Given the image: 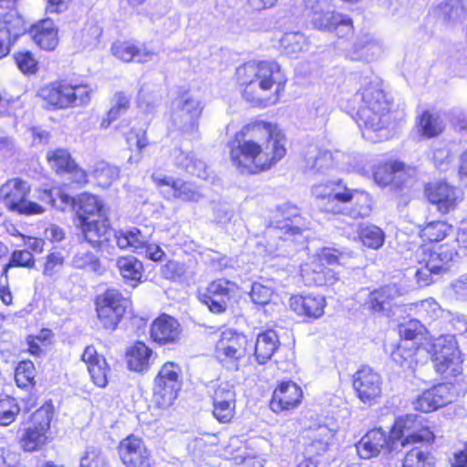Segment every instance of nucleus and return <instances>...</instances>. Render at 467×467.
<instances>
[{"mask_svg":"<svg viewBox=\"0 0 467 467\" xmlns=\"http://www.w3.org/2000/svg\"><path fill=\"white\" fill-rule=\"evenodd\" d=\"M227 147L233 166L248 174L270 170L286 153L281 130L275 124L263 120L244 125Z\"/></svg>","mask_w":467,"mask_h":467,"instance_id":"obj_1","label":"nucleus"},{"mask_svg":"<svg viewBox=\"0 0 467 467\" xmlns=\"http://www.w3.org/2000/svg\"><path fill=\"white\" fill-rule=\"evenodd\" d=\"M236 79L244 87V98L265 107L278 99V93L285 82L280 66L275 61H249L236 68Z\"/></svg>","mask_w":467,"mask_h":467,"instance_id":"obj_2","label":"nucleus"},{"mask_svg":"<svg viewBox=\"0 0 467 467\" xmlns=\"http://www.w3.org/2000/svg\"><path fill=\"white\" fill-rule=\"evenodd\" d=\"M361 99L358 110L357 123L362 134L369 140L377 141L387 138V135L372 133L383 131L390 124L389 102L379 80L363 78L362 88L356 94Z\"/></svg>","mask_w":467,"mask_h":467,"instance_id":"obj_3","label":"nucleus"},{"mask_svg":"<svg viewBox=\"0 0 467 467\" xmlns=\"http://www.w3.org/2000/svg\"><path fill=\"white\" fill-rule=\"evenodd\" d=\"M455 242L458 250L453 244H444L431 247L421 245L414 253L415 279L420 286H427L436 282L438 277L449 270L451 262L460 252L467 254V226L459 228Z\"/></svg>","mask_w":467,"mask_h":467,"instance_id":"obj_4","label":"nucleus"},{"mask_svg":"<svg viewBox=\"0 0 467 467\" xmlns=\"http://www.w3.org/2000/svg\"><path fill=\"white\" fill-rule=\"evenodd\" d=\"M311 192L327 213L346 214L354 219L364 218L370 213L368 194L348 188L342 180L315 184Z\"/></svg>","mask_w":467,"mask_h":467,"instance_id":"obj_5","label":"nucleus"},{"mask_svg":"<svg viewBox=\"0 0 467 467\" xmlns=\"http://www.w3.org/2000/svg\"><path fill=\"white\" fill-rule=\"evenodd\" d=\"M301 217L297 207L285 204L277 209L275 222L269 225L265 232V250L272 256L283 255L282 248L286 243L292 242L294 237L301 235L306 226L301 223Z\"/></svg>","mask_w":467,"mask_h":467,"instance_id":"obj_6","label":"nucleus"},{"mask_svg":"<svg viewBox=\"0 0 467 467\" xmlns=\"http://www.w3.org/2000/svg\"><path fill=\"white\" fill-rule=\"evenodd\" d=\"M91 88L87 85L54 82L40 90V97L57 109L87 105L90 101Z\"/></svg>","mask_w":467,"mask_h":467,"instance_id":"obj_7","label":"nucleus"},{"mask_svg":"<svg viewBox=\"0 0 467 467\" xmlns=\"http://www.w3.org/2000/svg\"><path fill=\"white\" fill-rule=\"evenodd\" d=\"M30 187L26 182L14 178L8 180L0 188V200L4 207L20 214L32 215L44 212V208L27 200Z\"/></svg>","mask_w":467,"mask_h":467,"instance_id":"obj_8","label":"nucleus"},{"mask_svg":"<svg viewBox=\"0 0 467 467\" xmlns=\"http://www.w3.org/2000/svg\"><path fill=\"white\" fill-rule=\"evenodd\" d=\"M182 387V368L175 362H166L154 379V402L159 408H169Z\"/></svg>","mask_w":467,"mask_h":467,"instance_id":"obj_9","label":"nucleus"},{"mask_svg":"<svg viewBox=\"0 0 467 467\" xmlns=\"http://www.w3.org/2000/svg\"><path fill=\"white\" fill-rule=\"evenodd\" d=\"M390 434L392 435L391 449H401L410 444H422L434 439L433 433L428 428H422L418 422V416L408 414L395 421Z\"/></svg>","mask_w":467,"mask_h":467,"instance_id":"obj_10","label":"nucleus"},{"mask_svg":"<svg viewBox=\"0 0 467 467\" xmlns=\"http://www.w3.org/2000/svg\"><path fill=\"white\" fill-rule=\"evenodd\" d=\"M129 306V299L114 288L107 289L98 296L96 311L102 327L108 330H115Z\"/></svg>","mask_w":467,"mask_h":467,"instance_id":"obj_11","label":"nucleus"},{"mask_svg":"<svg viewBox=\"0 0 467 467\" xmlns=\"http://www.w3.org/2000/svg\"><path fill=\"white\" fill-rule=\"evenodd\" d=\"M52 416L51 404H45L34 412L31 424L24 430L19 440V444L25 451H36L45 445Z\"/></svg>","mask_w":467,"mask_h":467,"instance_id":"obj_12","label":"nucleus"},{"mask_svg":"<svg viewBox=\"0 0 467 467\" xmlns=\"http://www.w3.org/2000/svg\"><path fill=\"white\" fill-rule=\"evenodd\" d=\"M79 225L84 240L93 248L103 249L113 245L118 232L111 228L107 213H100L97 218L82 219Z\"/></svg>","mask_w":467,"mask_h":467,"instance_id":"obj_13","label":"nucleus"},{"mask_svg":"<svg viewBox=\"0 0 467 467\" xmlns=\"http://www.w3.org/2000/svg\"><path fill=\"white\" fill-rule=\"evenodd\" d=\"M352 385L356 396L365 404L377 403L381 395V376L368 366H363L355 372Z\"/></svg>","mask_w":467,"mask_h":467,"instance_id":"obj_14","label":"nucleus"},{"mask_svg":"<svg viewBox=\"0 0 467 467\" xmlns=\"http://www.w3.org/2000/svg\"><path fill=\"white\" fill-rule=\"evenodd\" d=\"M119 455L126 467H153L150 452L144 441L130 435L123 439L119 447Z\"/></svg>","mask_w":467,"mask_h":467,"instance_id":"obj_15","label":"nucleus"},{"mask_svg":"<svg viewBox=\"0 0 467 467\" xmlns=\"http://www.w3.org/2000/svg\"><path fill=\"white\" fill-rule=\"evenodd\" d=\"M356 156L342 151L331 152L327 150H318L316 154L306 158V166L317 172H325L337 167L343 170H355L357 165L352 163Z\"/></svg>","mask_w":467,"mask_h":467,"instance_id":"obj_16","label":"nucleus"},{"mask_svg":"<svg viewBox=\"0 0 467 467\" xmlns=\"http://www.w3.org/2000/svg\"><path fill=\"white\" fill-rule=\"evenodd\" d=\"M246 337L232 329L221 333L216 345L217 358L221 362H233L244 358L246 354Z\"/></svg>","mask_w":467,"mask_h":467,"instance_id":"obj_17","label":"nucleus"},{"mask_svg":"<svg viewBox=\"0 0 467 467\" xmlns=\"http://www.w3.org/2000/svg\"><path fill=\"white\" fill-rule=\"evenodd\" d=\"M392 435L381 428L368 431L356 444L358 455L363 459L378 456L382 451L389 453L399 452L400 449H391Z\"/></svg>","mask_w":467,"mask_h":467,"instance_id":"obj_18","label":"nucleus"},{"mask_svg":"<svg viewBox=\"0 0 467 467\" xmlns=\"http://www.w3.org/2000/svg\"><path fill=\"white\" fill-rule=\"evenodd\" d=\"M303 391L292 381L282 382L275 390L270 408L275 413L296 409L301 402Z\"/></svg>","mask_w":467,"mask_h":467,"instance_id":"obj_19","label":"nucleus"},{"mask_svg":"<svg viewBox=\"0 0 467 467\" xmlns=\"http://www.w3.org/2000/svg\"><path fill=\"white\" fill-rule=\"evenodd\" d=\"M182 328L174 317L162 314L150 326V337L159 345L176 344L181 340Z\"/></svg>","mask_w":467,"mask_h":467,"instance_id":"obj_20","label":"nucleus"},{"mask_svg":"<svg viewBox=\"0 0 467 467\" xmlns=\"http://www.w3.org/2000/svg\"><path fill=\"white\" fill-rule=\"evenodd\" d=\"M401 173L409 177H415L417 170L412 166H406L405 163L398 161H389L376 166L373 173L374 181L381 186L393 184L399 187L402 182Z\"/></svg>","mask_w":467,"mask_h":467,"instance_id":"obj_21","label":"nucleus"},{"mask_svg":"<svg viewBox=\"0 0 467 467\" xmlns=\"http://www.w3.org/2000/svg\"><path fill=\"white\" fill-rule=\"evenodd\" d=\"M433 362L440 373L445 372L449 367L455 364L459 358L457 342L452 336H444L437 338L433 345Z\"/></svg>","mask_w":467,"mask_h":467,"instance_id":"obj_22","label":"nucleus"},{"mask_svg":"<svg viewBox=\"0 0 467 467\" xmlns=\"http://www.w3.org/2000/svg\"><path fill=\"white\" fill-rule=\"evenodd\" d=\"M23 18L16 13L5 14L0 19V59L10 53L11 46L22 32Z\"/></svg>","mask_w":467,"mask_h":467,"instance_id":"obj_23","label":"nucleus"},{"mask_svg":"<svg viewBox=\"0 0 467 467\" xmlns=\"http://www.w3.org/2000/svg\"><path fill=\"white\" fill-rule=\"evenodd\" d=\"M451 402L449 387L439 384L430 389L422 391L413 401L415 410L422 412H430Z\"/></svg>","mask_w":467,"mask_h":467,"instance_id":"obj_24","label":"nucleus"},{"mask_svg":"<svg viewBox=\"0 0 467 467\" xmlns=\"http://www.w3.org/2000/svg\"><path fill=\"white\" fill-rule=\"evenodd\" d=\"M383 53V45L379 39L372 35L361 36L357 42L348 49L346 56L350 60L370 61L379 57Z\"/></svg>","mask_w":467,"mask_h":467,"instance_id":"obj_25","label":"nucleus"},{"mask_svg":"<svg viewBox=\"0 0 467 467\" xmlns=\"http://www.w3.org/2000/svg\"><path fill=\"white\" fill-rule=\"evenodd\" d=\"M401 295L400 287L389 284L369 293L367 307L373 313L388 315L393 302Z\"/></svg>","mask_w":467,"mask_h":467,"instance_id":"obj_26","label":"nucleus"},{"mask_svg":"<svg viewBox=\"0 0 467 467\" xmlns=\"http://www.w3.org/2000/svg\"><path fill=\"white\" fill-rule=\"evenodd\" d=\"M81 359L86 363L94 384L100 388L106 387L109 368L105 358L99 356L93 346H88L81 356Z\"/></svg>","mask_w":467,"mask_h":467,"instance_id":"obj_27","label":"nucleus"},{"mask_svg":"<svg viewBox=\"0 0 467 467\" xmlns=\"http://www.w3.org/2000/svg\"><path fill=\"white\" fill-rule=\"evenodd\" d=\"M457 190L448 183L439 182L426 188V194L431 203L441 213H447L456 205Z\"/></svg>","mask_w":467,"mask_h":467,"instance_id":"obj_28","label":"nucleus"},{"mask_svg":"<svg viewBox=\"0 0 467 467\" xmlns=\"http://www.w3.org/2000/svg\"><path fill=\"white\" fill-rule=\"evenodd\" d=\"M151 179L158 186L170 187L168 193L175 198L198 202L202 197V194L190 182L174 180L171 177L162 176L159 173H152Z\"/></svg>","mask_w":467,"mask_h":467,"instance_id":"obj_29","label":"nucleus"},{"mask_svg":"<svg viewBox=\"0 0 467 467\" xmlns=\"http://www.w3.org/2000/svg\"><path fill=\"white\" fill-rule=\"evenodd\" d=\"M111 51L118 59L129 63H145L153 59L156 53L144 45L136 46L130 42H118L112 45Z\"/></svg>","mask_w":467,"mask_h":467,"instance_id":"obj_30","label":"nucleus"},{"mask_svg":"<svg viewBox=\"0 0 467 467\" xmlns=\"http://www.w3.org/2000/svg\"><path fill=\"white\" fill-rule=\"evenodd\" d=\"M150 235L151 233L146 227H134L128 231H119L115 235V243L121 250L131 249L133 252L142 253L150 242Z\"/></svg>","mask_w":467,"mask_h":467,"instance_id":"obj_31","label":"nucleus"},{"mask_svg":"<svg viewBox=\"0 0 467 467\" xmlns=\"http://www.w3.org/2000/svg\"><path fill=\"white\" fill-rule=\"evenodd\" d=\"M325 306L326 300L322 296H296L290 298V307L296 313L311 318L320 317Z\"/></svg>","mask_w":467,"mask_h":467,"instance_id":"obj_32","label":"nucleus"},{"mask_svg":"<svg viewBox=\"0 0 467 467\" xmlns=\"http://www.w3.org/2000/svg\"><path fill=\"white\" fill-rule=\"evenodd\" d=\"M280 345L279 337L273 329L259 333L254 344V357L260 365L267 363Z\"/></svg>","mask_w":467,"mask_h":467,"instance_id":"obj_33","label":"nucleus"},{"mask_svg":"<svg viewBox=\"0 0 467 467\" xmlns=\"http://www.w3.org/2000/svg\"><path fill=\"white\" fill-rule=\"evenodd\" d=\"M31 35L36 44L42 49L51 51L58 44L57 30L53 20L49 18L35 25L31 29Z\"/></svg>","mask_w":467,"mask_h":467,"instance_id":"obj_34","label":"nucleus"},{"mask_svg":"<svg viewBox=\"0 0 467 467\" xmlns=\"http://www.w3.org/2000/svg\"><path fill=\"white\" fill-rule=\"evenodd\" d=\"M445 123L441 117L430 110H425L417 119L416 130L420 137L431 139L438 137L444 130Z\"/></svg>","mask_w":467,"mask_h":467,"instance_id":"obj_35","label":"nucleus"},{"mask_svg":"<svg viewBox=\"0 0 467 467\" xmlns=\"http://www.w3.org/2000/svg\"><path fill=\"white\" fill-rule=\"evenodd\" d=\"M301 275L309 285H330L338 279L337 274L332 269L315 263L302 267Z\"/></svg>","mask_w":467,"mask_h":467,"instance_id":"obj_36","label":"nucleus"},{"mask_svg":"<svg viewBox=\"0 0 467 467\" xmlns=\"http://www.w3.org/2000/svg\"><path fill=\"white\" fill-rule=\"evenodd\" d=\"M152 350L143 342L138 341L127 351V362L130 370L142 372L150 368Z\"/></svg>","mask_w":467,"mask_h":467,"instance_id":"obj_37","label":"nucleus"},{"mask_svg":"<svg viewBox=\"0 0 467 467\" xmlns=\"http://www.w3.org/2000/svg\"><path fill=\"white\" fill-rule=\"evenodd\" d=\"M306 8L314 12L312 24L315 28L332 32L337 21H341V13L335 11L318 12L317 4L319 0H304Z\"/></svg>","mask_w":467,"mask_h":467,"instance_id":"obj_38","label":"nucleus"},{"mask_svg":"<svg viewBox=\"0 0 467 467\" xmlns=\"http://www.w3.org/2000/svg\"><path fill=\"white\" fill-rule=\"evenodd\" d=\"M78 215L79 223H82V219L88 217L97 218L100 213H107L102 202L95 195L89 193H82L77 200Z\"/></svg>","mask_w":467,"mask_h":467,"instance_id":"obj_39","label":"nucleus"},{"mask_svg":"<svg viewBox=\"0 0 467 467\" xmlns=\"http://www.w3.org/2000/svg\"><path fill=\"white\" fill-rule=\"evenodd\" d=\"M116 266L124 280L138 283L143 275V265L134 256H122L117 260Z\"/></svg>","mask_w":467,"mask_h":467,"instance_id":"obj_40","label":"nucleus"},{"mask_svg":"<svg viewBox=\"0 0 467 467\" xmlns=\"http://www.w3.org/2000/svg\"><path fill=\"white\" fill-rule=\"evenodd\" d=\"M423 350L424 349L415 347V343L401 341L391 352V358L400 367H408L409 368H412V364L415 361V356Z\"/></svg>","mask_w":467,"mask_h":467,"instance_id":"obj_41","label":"nucleus"},{"mask_svg":"<svg viewBox=\"0 0 467 467\" xmlns=\"http://www.w3.org/2000/svg\"><path fill=\"white\" fill-rule=\"evenodd\" d=\"M358 236L363 244L371 249L380 248L385 240L383 231L374 224L360 226Z\"/></svg>","mask_w":467,"mask_h":467,"instance_id":"obj_42","label":"nucleus"},{"mask_svg":"<svg viewBox=\"0 0 467 467\" xmlns=\"http://www.w3.org/2000/svg\"><path fill=\"white\" fill-rule=\"evenodd\" d=\"M47 158L50 166L57 172H67L75 167V161L71 158L70 153L64 149L49 151Z\"/></svg>","mask_w":467,"mask_h":467,"instance_id":"obj_43","label":"nucleus"},{"mask_svg":"<svg viewBox=\"0 0 467 467\" xmlns=\"http://www.w3.org/2000/svg\"><path fill=\"white\" fill-rule=\"evenodd\" d=\"M451 231V226L442 221H434L427 223L420 230V236L423 240L431 243L440 242Z\"/></svg>","mask_w":467,"mask_h":467,"instance_id":"obj_44","label":"nucleus"},{"mask_svg":"<svg viewBox=\"0 0 467 467\" xmlns=\"http://www.w3.org/2000/svg\"><path fill=\"white\" fill-rule=\"evenodd\" d=\"M284 51L290 56H295L304 51L307 47L306 36L299 32L285 33L280 40Z\"/></svg>","mask_w":467,"mask_h":467,"instance_id":"obj_45","label":"nucleus"},{"mask_svg":"<svg viewBox=\"0 0 467 467\" xmlns=\"http://www.w3.org/2000/svg\"><path fill=\"white\" fill-rule=\"evenodd\" d=\"M238 290V286L235 283L220 278L211 282L204 294L200 296H223V297H233Z\"/></svg>","mask_w":467,"mask_h":467,"instance_id":"obj_46","label":"nucleus"},{"mask_svg":"<svg viewBox=\"0 0 467 467\" xmlns=\"http://www.w3.org/2000/svg\"><path fill=\"white\" fill-rule=\"evenodd\" d=\"M93 173L98 183L107 188L119 178V170L105 161H99L96 164Z\"/></svg>","mask_w":467,"mask_h":467,"instance_id":"obj_47","label":"nucleus"},{"mask_svg":"<svg viewBox=\"0 0 467 467\" xmlns=\"http://www.w3.org/2000/svg\"><path fill=\"white\" fill-rule=\"evenodd\" d=\"M36 368L34 363L30 360L19 362L16 368L15 379L19 388H27L34 385Z\"/></svg>","mask_w":467,"mask_h":467,"instance_id":"obj_48","label":"nucleus"},{"mask_svg":"<svg viewBox=\"0 0 467 467\" xmlns=\"http://www.w3.org/2000/svg\"><path fill=\"white\" fill-rule=\"evenodd\" d=\"M19 412L20 406L16 399L7 396L0 400V425H10L15 421Z\"/></svg>","mask_w":467,"mask_h":467,"instance_id":"obj_49","label":"nucleus"},{"mask_svg":"<svg viewBox=\"0 0 467 467\" xmlns=\"http://www.w3.org/2000/svg\"><path fill=\"white\" fill-rule=\"evenodd\" d=\"M332 437L333 432L327 426H319L310 436L309 447L317 454L323 453L327 450Z\"/></svg>","mask_w":467,"mask_h":467,"instance_id":"obj_50","label":"nucleus"},{"mask_svg":"<svg viewBox=\"0 0 467 467\" xmlns=\"http://www.w3.org/2000/svg\"><path fill=\"white\" fill-rule=\"evenodd\" d=\"M72 265L78 269H84L94 273L99 272L100 269L99 258L88 251L78 252L72 259Z\"/></svg>","mask_w":467,"mask_h":467,"instance_id":"obj_51","label":"nucleus"},{"mask_svg":"<svg viewBox=\"0 0 467 467\" xmlns=\"http://www.w3.org/2000/svg\"><path fill=\"white\" fill-rule=\"evenodd\" d=\"M34 265V257L29 251L16 250L13 252L9 263L4 267L3 275L7 276L8 269L13 266L32 268Z\"/></svg>","mask_w":467,"mask_h":467,"instance_id":"obj_52","label":"nucleus"},{"mask_svg":"<svg viewBox=\"0 0 467 467\" xmlns=\"http://www.w3.org/2000/svg\"><path fill=\"white\" fill-rule=\"evenodd\" d=\"M425 331L423 325L416 319H411L406 324L400 327V335L402 337L401 341H409L414 343L418 337H421Z\"/></svg>","mask_w":467,"mask_h":467,"instance_id":"obj_53","label":"nucleus"},{"mask_svg":"<svg viewBox=\"0 0 467 467\" xmlns=\"http://www.w3.org/2000/svg\"><path fill=\"white\" fill-rule=\"evenodd\" d=\"M80 467H109V464L100 450L88 447L80 459Z\"/></svg>","mask_w":467,"mask_h":467,"instance_id":"obj_54","label":"nucleus"},{"mask_svg":"<svg viewBox=\"0 0 467 467\" xmlns=\"http://www.w3.org/2000/svg\"><path fill=\"white\" fill-rule=\"evenodd\" d=\"M274 295V290L271 286L265 285L261 283H254L250 291V297L252 301L260 306L268 305Z\"/></svg>","mask_w":467,"mask_h":467,"instance_id":"obj_55","label":"nucleus"},{"mask_svg":"<svg viewBox=\"0 0 467 467\" xmlns=\"http://www.w3.org/2000/svg\"><path fill=\"white\" fill-rule=\"evenodd\" d=\"M202 108L198 100L192 98H182L178 105L177 111L174 115L187 117L186 115H193V118H200Z\"/></svg>","mask_w":467,"mask_h":467,"instance_id":"obj_56","label":"nucleus"},{"mask_svg":"<svg viewBox=\"0 0 467 467\" xmlns=\"http://www.w3.org/2000/svg\"><path fill=\"white\" fill-rule=\"evenodd\" d=\"M15 60L18 68L25 74H34L37 69V62L29 51L17 52Z\"/></svg>","mask_w":467,"mask_h":467,"instance_id":"obj_57","label":"nucleus"},{"mask_svg":"<svg viewBox=\"0 0 467 467\" xmlns=\"http://www.w3.org/2000/svg\"><path fill=\"white\" fill-rule=\"evenodd\" d=\"M443 13L451 21H457L466 14L464 0H448L443 6Z\"/></svg>","mask_w":467,"mask_h":467,"instance_id":"obj_58","label":"nucleus"},{"mask_svg":"<svg viewBox=\"0 0 467 467\" xmlns=\"http://www.w3.org/2000/svg\"><path fill=\"white\" fill-rule=\"evenodd\" d=\"M412 447L410 451L406 452L403 466L404 467H425L426 462V453L421 449V445Z\"/></svg>","mask_w":467,"mask_h":467,"instance_id":"obj_59","label":"nucleus"},{"mask_svg":"<svg viewBox=\"0 0 467 467\" xmlns=\"http://www.w3.org/2000/svg\"><path fill=\"white\" fill-rule=\"evenodd\" d=\"M186 116L174 115L173 121L175 125L185 134L196 135L198 133L199 118H193V115Z\"/></svg>","mask_w":467,"mask_h":467,"instance_id":"obj_60","label":"nucleus"},{"mask_svg":"<svg viewBox=\"0 0 467 467\" xmlns=\"http://www.w3.org/2000/svg\"><path fill=\"white\" fill-rule=\"evenodd\" d=\"M200 300L208 306L209 310L214 314L224 313L228 306L230 297L200 296Z\"/></svg>","mask_w":467,"mask_h":467,"instance_id":"obj_61","label":"nucleus"},{"mask_svg":"<svg viewBox=\"0 0 467 467\" xmlns=\"http://www.w3.org/2000/svg\"><path fill=\"white\" fill-rule=\"evenodd\" d=\"M213 404L235 402V391L233 386L228 383H222L217 386L213 395Z\"/></svg>","mask_w":467,"mask_h":467,"instance_id":"obj_62","label":"nucleus"},{"mask_svg":"<svg viewBox=\"0 0 467 467\" xmlns=\"http://www.w3.org/2000/svg\"><path fill=\"white\" fill-rule=\"evenodd\" d=\"M321 262H326L328 265L341 264L345 257H350L351 253L347 251H341L336 248L325 247L321 250L318 254Z\"/></svg>","mask_w":467,"mask_h":467,"instance_id":"obj_63","label":"nucleus"},{"mask_svg":"<svg viewBox=\"0 0 467 467\" xmlns=\"http://www.w3.org/2000/svg\"><path fill=\"white\" fill-rule=\"evenodd\" d=\"M52 205L59 210H65L67 205L76 206L77 201L67 193L59 190L52 191L47 193Z\"/></svg>","mask_w":467,"mask_h":467,"instance_id":"obj_64","label":"nucleus"}]
</instances>
